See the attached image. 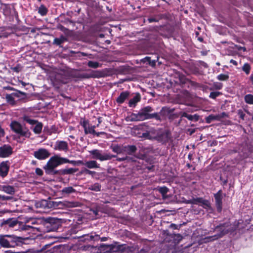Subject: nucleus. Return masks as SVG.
I'll return each instance as SVG.
<instances>
[{
	"mask_svg": "<svg viewBox=\"0 0 253 253\" xmlns=\"http://www.w3.org/2000/svg\"><path fill=\"white\" fill-rule=\"evenodd\" d=\"M174 109H171L166 107H163L159 112L160 116L166 117L173 112Z\"/></svg>",
	"mask_w": 253,
	"mask_h": 253,
	"instance_id": "obj_35",
	"label": "nucleus"
},
{
	"mask_svg": "<svg viewBox=\"0 0 253 253\" xmlns=\"http://www.w3.org/2000/svg\"><path fill=\"white\" fill-rule=\"evenodd\" d=\"M12 199V197L11 196H6L4 195H0V200L4 201H7L10 200Z\"/></svg>",
	"mask_w": 253,
	"mask_h": 253,
	"instance_id": "obj_55",
	"label": "nucleus"
},
{
	"mask_svg": "<svg viewBox=\"0 0 253 253\" xmlns=\"http://www.w3.org/2000/svg\"><path fill=\"white\" fill-rule=\"evenodd\" d=\"M177 76L178 77V81H177V82L182 87L184 86L185 84L189 82L191 83L192 85L197 84L196 83L189 81L184 75L182 74H178Z\"/></svg>",
	"mask_w": 253,
	"mask_h": 253,
	"instance_id": "obj_22",
	"label": "nucleus"
},
{
	"mask_svg": "<svg viewBox=\"0 0 253 253\" xmlns=\"http://www.w3.org/2000/svg\"><path fill=\"white\" fill-rule=\"evenodd\" d=\"M9 166L8 161L2 162L0 164V175L3 177L7 175Z\"/></svg>",
	"mask_w": 253,
	"mask_h": 253,
	"instance_id": "obj_20",
	"label": "nucleus"
},
{
	"mask_svg": "<svg viewBox=\"0 0 253 253\" xmlns=\"http://www.w3.org/2000/svg\"><path fill=\"white\" fill-rule=\"evenodd\" d=\"M154 109L147 106L142 108L137 113H132L131 115V121H142L149 120L150 113L153 112Z\"/></svg>",
	"mask_w": 253,
	"mask_h": 253,
	"instance_id": "obj_5",
	"label": "nucleus"
},
{
	"mask_svg": "<svg viewBox=\"0 0 253 253\" xmlns=\"http://www.w3.org/2000/svg\"><path fill=\"white\" fill-rule=\"evenodd\" d=\"M57 28L59 30L64 32L67 36H70L72 35V31L69 30L68 29L65 28L62 25H59L57 26Z\"/></svg>",
	"mask_w": 253,
	"mask_h": 253,
	"instance_id": "obj_41",
	"label": "nucleus"
},
{
	"mask_svg": "<svg viewBox=\"0 0 253 253\" xmlns=\"http://www.w3.org/2000/svg\"><path fill=\"white\" fill-rule=\"evenodd\" d=\"M101 185L98 183H96L92 185H90L89 187V189L95 192H98L101 191Z\"/></svg>",
	"mask_w": 253,
	"mask_h": 253,
	"instance_id": "obj_45",
	"label": "nucleus"
},
{
	"mask_svg": "<svg viewBox=\"0 0 253 253\" xmlns=\"http://www.w3.org/2000/svg\"><path fill=\"white\" fill-rule=\"evenodd\" d=\"M183 117L186 118L188 120L191 121L197 122L200 119V116L197 114L191 115L185 112L181 113L180 120H182Z\"/></svg>",
	"mask_w": 253,
	"mask_h": 253,
	"instance_id": "obj_24",
	"label": "nucleus"
},
{
	"mask_svg": "<svg viewBox=\"0 0 253 253\" xmlns=\"http://www.w3.org/2000/svg\"><path fill=\"white\" fill-rule=\"evenodd\" d=\"M204 199L203 198H194V204H201L203 201Z\"/></svg>",
	"mask_w": 253,
	"mask_h": 253,
	"instance_id": "obj_59",
	"label": "nucleus"
},
{
	"mask_svg": "<svg viewBox=\"0 0 253 253\" xmlns=\"http://www.w3.org/2000/svg\"><path fill=\"white\" fill-rule=\"evenodd\" d=\"M141 99L139 93H137L132 98L130 99L128 102L129 107H135L137 102H138Z\"/></svg>",
	"mask_w": 253,
	"mask_h": 253,
	"instance_id": "obj_31",
	"label": "nucleus"
},
{
	"mask_svg": "<svg viewBox=\"0 0 253 253\" xmlns=\"http://www.w3.org/2000/svg\"><path fill=\"white\" fill-rule=\"evenodd\" d=\"M245 102L249 104H253V95L249 94L245 96Z\"/></svg>",
	"mask_w": 253,
	"mask_h": 253,
	"instance_id": "obj_47",
	"label": "nucleus"
},
{
	"mask_svg": "<svg viewBox=\"0 0 253 253\" xmlns=\"http://www.w3.org/2000/svg\"><path fill=\"white\" fill-rule=\"evenodd\" d=\"M0 190L10 195H13L15 192L14 187L10 185L0 186Z\"/></svg>",
	"mask_w": 253,
	"mask_h": 253,
	"instance_id": "obj_27",
	"label": "nucleus"
},
{
	"mask_svg": "<svg viewBox=\"0 0 253 253\" xmlns=\"http://www.w3.org/2000/svg\"><path fill=\"white\" fill-rule=\"evenodd\" d=\"M122 150H123V149L122 150L121 147H119V146H115L113 148V151L114 152L117 153V154L121 153L122 152Z\"/></svg>",
	"mask_w": 253,
	"mask_h": 253,
	"instance_id": "obj_56",
	"label": "nucleus"
},
{
	"mask_svg": "<svg viewBox=\"0 0 253 253\" xmlns=\"http://www.w3.org/2000/svg\"><path fill=\"white\" fill-rule=\"evenodd\" d=\"M23 243V238L11 234L0 235V247L4 248H14Z\"/></svg>",
	"mask_w": 253,
	"mask_h": 253,
	"instance_id": "obj_1",
	"label": "nucleus"
},
{
	"mask_svg": "<svg viewBox=\"0 0 253 253\" xmlns=\"http://www.w3.org/2000/svg\"><path fill=\"white\" fill-rule=\"evenodd\" d=\"M165 17V15L164 14H159L157 15H155L153 17H150L148 18L147 20L149 23L152 22H158L160 20L164 18Z\"/></svg>",
	"mask_w": 253,
	"mask_h": 253,
	"instance_id": "obj_36",
	"label": "nucleus"
},
{
	"mask_svg": "<svg viewBox=\"0 0 253 253\" xmlns=\"http://www.w3.org/2000/svg\"><path fill=\"white\" fill-rule=\"evenodd\" d=\"M229 76L226 74H220L217 76V79L219 81H225L229 79Z\"/></svg>",
	"mask_w": 253,
	"mask_h": 253,
	"instance_id": "obj_50",
	"label": "nucleus"
},
{
	"mask_svg": "<svg viewBox=\"0 0 253 253\" xmlns=\"http://www.w3.org/2000/svg\"><path fill=\"white\" fill-rule=\"evenodd\" d=\"M170 138L171 133L168 130L158 131L156 135L154 137L155 139L163 144L168 142Z\"/></svg>",
	"mask_w": 253,
	"mask_h": 253,
	"instance_id": "obj_10",
	"label": "nucleus"
},
{
	"mask_svg": "<svg viewBox=\"0 0 253 253\" xmlns=\"http://www.w3.org/2000/svg\"><path fill=\"white\" fill-rule=\"evenodd\" d=\"M89 153L92 155V158L99 160L101 161L109 160L112 158L116 157L115 155H112L107 153H102V151L98 149H93L89 151Z\"/></svg>",
	"mask_w": 253,
	"mask_h": 253,
	"instance_id": "obj_9",
	"label": "nucleus"
},
{
	"mask_svg": "<svg viewBox=\"0 0 253 253\" xmlns=\"http://www.w3.org/2000/svg\"><path fill=\"white\" fill-rule=\"evenodd\" d=\"M158 59V56L156 57V58L151 59V57L147 56L141 59V62L143 63H147L149 65L154 66L156 65V63Z\"/></svg>",
	"mask_w": 253,
	"mask_h": 253,
	"instance_id": "obj_29",
	"label": "nucleus"
},
{
	"mask_svg": "<svg viewBox=\"0 0 253 253\" xmlns=\"http://www.w3.org/2000/svg\"><path fill=\"white\" fill-rule=\"evenodd\" d=\"M74 75L71 72L61 71L56 74L54 78V85H58L60 84H66L69 83Z\"/></svg>",
	"mask_w": 253,
	"mask_h": 253,
	"instance_id": "obj_7",
	"label": "nucleus"
},
{
	"mask_svg": "<svg viewBox=\"0 0 253 253\" xmlns=\"http://www.w3.org/2000/svg\"><path fill=\"white\" fill-rule=\"evenodd\" d=\"M235 152L239 153L240 159L241 160L247 158L250 154L248 147L243 145L239 146L238 150H235Z\"/></svg>",
	"mask_w": 253,
	"mask_h": 253,
	"instance_id": "obj_13",
	"label": "nucleus"
},
{
	"mask_svg": "<svg viewBox=\"0 0 253 253\" xmlns=\"http://www.w3.org/2000/svg\"><path fill=\"white\" fill-rule=\"evenodd\" d=\"M87 66L91 68L96 69L101 67V64L96 61H89L87 63Z\"/></svg>",
	"mask_w": 253,
	"mask_h": 253,
	"instance_id": "obj_43",
	"label": "nucleus"
},
{
	"mask_svg": "<svg viewBox=\"0 0 253 253\" xmlns=\"http://www.w3.org/2000/svg\"><path fill=\"white\" fill-rule=\"evenodd\" d=\"M221 94L220 92L215 91V92H211L210 94L209 97L211 98L215 99L217 97Z\"/></svg>",
	"mask_w": 253,
	"mask_h": 253,
	"instance_id": "obj_53",
	"label": "nucleus"
},
{
	"mask_svg": "<svg viewBox=\"0 0 253 253\" xmlns=\"http://www.w3.org/2000/svg\"><path fill=\"white\" fill-rule=\"evenodd\" d=\"M65 160L66 162H64V164L66 163H70L73 165V166H78L79 165H83L84 164V163L83 161L81 160H78V161H74V160H69V159L65 158Z\"/></svg>",
	"mask_w": 253,
	"mask_h": 253,
	"instance_id": "obj_42",
	"label": "nucleus"
},
{
	"mask_svg": "<svg viewBox=\"0 0 253 253\" xmlns=\"http://www.w3.org/2000/svg\"><path fill=\"white\" fill-rule=\"evenodd\" d=\"M87 237H88L89 238H87L86 239L89 240H94V241H98L99 240H100L102 242H105L106 241L109 237H103L102 238H100L99 237V235L96 234L95 233H94V235H93L92 233L90 235H87Z\"/></svg>",
	"mask_w": 253,
	"mask_h": 253,
	"instance_id": "obj_30",
	"label": "nucleus"
},
{
	"mask_svg": "<svg viewBox=\"0 0 253 253\" xmlns=\"http://www.w3.org/2000/svg\"><path fill=\"white\" fill-rule=\"evenodd\" d=\"M38 12L42 15L43 16L46 14L47 12V8L43 5H41L38 9Z\"/></svg>",
	"mask_w": 253,
	"mask_h": 253,
	"instance_id": "obj_48",
	"label": "nucleus"
},
{
	"mask_svg": "<svg viewBox=\"0 0 253 253\" xmlns=\"http://www.w3.org/2000/svg\"><path fill=\"white\" fill-rule=\"evenodd\" d=\"M217 211L220 212L222 209V195L221 190H219L214 195Z\"/></svg>",
	"mask_w": 253,
	"mask_h": 253,
	"instance_id": "obj_14",
	"label": "nucleus"
},
{
	"mask_svg": "<svg viewBox=\"0 0 253 253\" xmlns=\"http://www.w3.org/2000/svg\"><path fill=\"white\" fill-rule=\"evenodd\" d=\"M5 99L7 103L11 106H14L17 104L16 101L15 100L14 98L11 94H6L5 95Z\"/></svg>",
	"mask_w": 253,
	"mask_h": 253,
	"instance_id": "obj_37",
	"label": "nucleus"
},
{
	"mask_svg": "<svg viewBox=\"0 0 253 253\" xmlns=\"http://www.w3.org/2000/svg\"><path fill=\"white\" fill-rule=\"evenodd\" d=\"M11 69L13 72L18 73L20 72L22 70V66L20 64H18L16 65V66H15L14 67H11Z\"/></svg>",
	"mask_w": 253,
	"mask_h": 253,
	"instance_id": "obj_52",
	"label": "nucleus"
},
{
	"mask_svg": "<svg viewBox=\"0 0 253 253\" xmlns=\"http://www.w3.org/2000/svg\"><path fill=\"white\" fill-rule=\"evenodd\" d=\"M251 66L249 63H245L242 67V70L245 72L247 75H249L251 70Z\"/></svg>",
	"mask_w": 253,
	"mask_h": 253,
	"instance_id": "obj_49",
	"label": "nucleus"
},
{
	"mask_svg": "<svg viewBox=\"0 0 253 253\" xmlns=\"http://www.w3.org/2000/svg\"><path fill=\"white\" fill-rule=\"evenodd\" d=\"M78 170V169L75 168H69V169H59V171L57 172L58 173V175H64L67 174H72Z\"/></svg>",
	"mask_w": 253,
	"mask_h": 253,
	"instance_id": "obj_26",
	"label": "nucleus"
},
{
	"mask_svg": "<svg viewBox=\"0 0 253 253\" xmlns=\"http://www.w3.org/2000/svg\"><path fill=\"white\" fill-rule=\"evenodd\" d=\"M11 95L14 98H18L19 100H24L27 97V94L25 92L18 90H15V91L11 93Z\"/></svg>",
	"mask_w": 253,
	"mask_h": 253,
	"instance_id": "obj_28",
	"label": "nucleus"
},
{
	"mask_svg": "<svg viewBox=\"0 0 253 253\" xmlns=\"http://www.w3.org/2000/svg\"><path fill=\"white\" fill-rule=\"evenodd\" d=\"M22 119L24 122H26V123H28L30 125H34L37 124L38 122L37 121L32 119L30 117L24 115L22 117Z\"/></svg>",
	"mask_w": 253,
	"mask_h": 253,
	"instance_id": "obj_40",
	"label": "nucleus"
},
{
	"mask_svg": "<svg viewBox=\"0 0 253 253\" xmlns=\"http://www.w3.org/2000/svg\"><path fill=\"white\" fill-rule=\"evenodd\" d=\"M16 218H9L7 219H2L1 221L0 225L1 227L5 228L8 227L11 229H13Z\"/></svg>",
	"mask_w": 253,
	"mask_h": 253,
	"instance_id": "obj_18",
	"label": "nucleus"
},
{
	"mask_svg": "<svg viewBox=\"0 0 253 253\" xmlns=\"http://www.w3.org/2000/svg\"><path fill=\"white\" fill-rule=\"evenodd\" d=\"M44 226L47 228V232L56 231L61 226L60 219L53 217L47 218Z\"/></svg>",
	"mask_w": 253,
	"mask_h": 253,
	"instance_id": "obj_8",
	"label": "nucleus"
},
{
	"mask_svg": "<svg viewBox=\"0 0 253 253\" xmlns=\"http://www.w3.org/2000/svg\"><path fill=\"white\" fill-rule=\"evenodd\" d=\"M56 147L59 150L66 151L68 148L67 143L64 141H57L56 143Z\"/></svg>",
	"mask_w": 253,
	"mask_h": 253,
	"instance_id": "obj_32",
	"label": "nucleus"
},
{
	"mask_svg": "<svg viewBox=\"0 0 253 253\" xmlns=\"http://www.w3.org/2000/svg\"><path fill=\"white\" fill-rule=\"evenodd\" d=\"M238 115H239L240 119L242 120H245V114L244 113L243 111L242 110H239L238 111Z\"/></svg>",
	"mask_w": 253,
	"mask_h": 253,
	"instance_id": "obj_57",
	"label": "nucleus"
},
{
	"mask_svg": "<svg viewBox=\"0 0 253 253\" xmlns=\"http://www.w3.org/2000/svg\"><path fill=\"white\" fill-rule=\"evenodd\" d=\"M35 125L36 126L33 128V131L36 134H40L42 131V123L37 122Z\"/></svg>",
	"mask_w": 253,
	"mask_h": 253,
	"instance_id": "obj_44",
	"label": "nucleus"
},
{
	"mask_svg": "<svg viewBox=\"0 0 253 253\" xmlns=\"http://www.w3.org/2000/svg\"><path fill=\"white\" fill-rule=\"evenodd\" d=\"M81 125L84 128V131H86V129L87 128V126L88 125V121L86 120H84L83 122L81 123Z\"/></svg>",
	"mask_w": 253,
	"mask_h": 253,
	"instance_id": "obj_61",
	"label": "nucleus"
},
{
	"mask_svg": "<svg viewBox=\"0 0 253 253\" xmlns=\"http://www.w3.org/2000/svg\"><path fill=\"white\" fill-rule=\"evenodd\" d=\"M67 41L68 39L65 36L61 35L59 38H55L53 40V43L61 46L60 45L62 43Z\"/></svg>",
	"mask_w": 253,
	"mask_h": 253,
	"instance_id": "obj_34",
	"label": "nucleus"
},
{
	"mask_svg": "<svg viewBox=\"0 0 253 253\" xmlns=\"http://www.w3.org/2000/svg\"><path fill=\"white\" fill-rule=\"evenodd\" d=\"M64 162H66L65 158L54 155L49 159L46 165L43 167V169L47 174L58 175L57 172L59 170H55V169L58 166L64 164Z\"/></svg>",
	"mask_w": 253,
	"mask_h": 253,
	"instance_id": "obj_2",
	"label": "nucleus"
},
{
	"mask_svg": "<svg viewBox=\"0 0 253 253\" xmlns=\"http://www.w3.org/2000/svg\"><path fill=\"white\" fill-rule=\"evenodd\" d=\"M3 253H52V251L50 250H48L46 252H44V251H35L33 249H29L25 251H20V252H15L12 250H7L3 252Z\"/></svg>",
	"mask_w": 253,
	"mask_h": 253,
	"instance_id": "obj_21",
	"label": "nucleus"
},
{
	"mask_svg": "<svg viewBox=\"0 0 253 253\" xmlns=\"http://www.w3.org/2000/svg\"><path fill=\"white\" fill-rule=\"evenodd\" d=\"M158 191L162 194L163 199H165L168 198L166 194L169 192V189L167 187H160L159 188Z\"/></svg>",
	"mask_w": 253,
	"mask_h": 253,
	"instance_id": "obj_38",
	"label": "nucleus"
},
{
	"mask_svg": "<svg viewBox=\"0 0 253 253\" xmlns=\"http://www.w3.org/2000/svg\"><path fill=\"white\" fill-rule=\"evenodd\" d=\"M141 137H145V138H148L149 139H151L149 132H146L143 133Z\"/></svg>",
	"mask_w": 253,
	"mask_h": 253,
	"instance_id": "obj_63",
	"label": "nucleus"
},
{
	"mask_svg": "<svg viewBox=\"0 0 253 253\" xmlns=\"http://www.w3.org/2000/svg\"><path fill=\"white\" fill-rule=\"evenodd\" d=\"M95 127V126H91L90 127H89V126L87 127V128L86 129V131H84L85 133V134L90 133V134H94L95 133H96V131L94 130Z\"/></svg>",
	"mask_w": 253,
	"mask_h": 253,
	"instance_id": "obj_51",
	"label": "nucleus"
},
{
	"mask_svg": "<svg viewBox=\"0 0 253 253\" xmlns=\"http://www.w3.org/2000/svg\"><path fill=\"white\" fill-rule=\"evenodd\" d=\"M33 155L38 160H44L50 156V153L45 149L40 148L34 152Z\"/></svg>",
	"mask_w": 253,
	"mask_h": 253,
	"instance_id": "obj_11",
	"label": "nucleus"
},
{
	"mask_svg": "<svg viewBox=\"0 0 253 253\" xmlns=\"http://www.w3.org/2000/svg\"><path fill=\"white\" fill-rule=\"evenodd\" d=\"M83 165H84L88 169H96L99 168V166L97 164V162L94 160L88 161L84 163V164Z\"/></svg>",
	"mask_w": 253,
	"mask_h": 253,
	"instance_id": "obj_33",
	"label": "nucleus"
},
{
	"mask_svg": "<svg viewBox=\"0 0 253 253\" xmlns=\"http://www.w3.org/2000/svg\"><path fill=\"white\" fill-rule=\"evenodd\" d=\"M182 238H183L182 236L180 234H175L174 235V239L175 240H176L178 242H179L180 241H181Z\"/></svg>",
	"mask_w": 253,
	"mask_h": 253,
	"instance_id": "obj_60",
	"label": "nucleus"
},
{
	"mask_svg": "<svg viewBox=\"0 0 253 253\" xmlns=\"http://www.w3.org/2000/svg\"><path fill=\"white\" fill-rule=\"evenodd\" d=\"M220 120V116L219 115H210L207 117L206 118V122L207 123L210 124L212 121L214 120Z\"/></svg>",
	"mask_w": 253,
	"mask_h": 253,
	"instance_id": "obj_39",
	"label": "nucleus"
},
{
	"mask_svg": "<svg viewBox=\"0 0 253 253\" xmlns=\"http://www.w3.org/2000/svg\"><path fill=\"white\" fill-rule=\"evenodd\" d=\"M77 191L72 186L65 187L59 191L60 195L63 198H67L76 193Z\"/></svg>",
	"mask_w": 253,
	"mask_h": 253,
	"instance_id": "obj_15",
	"label": "nucleus"
},
{
	"mask_svg": "<svg viewBox=\"0 0 253 253\" xmlns=\"http://www.w3.org/2000/svg\"><path fill=\"white\" fill-rule=\"evenodd\" d=\"M236 229V226L230 224L229 223H225L220 224L215 227V230L219 233L213 236H209L206 238L210 241L216 240L229 232H234Z\"/></svg>",
	"mask_w": 253,
	"mask_h": 253,
	"instance_id": "obj_3",
	"label": "nucleus"
},
{
	"mask_svg": "<svg viewBox=\"0 0 253 253\" xmlns=\"http://www.w3.org/2000/svg\"><path fill=\"white\" fill-rule=\"evenodd\" d=\"M32 227L25 224L23 222L20 221L16 219L15 224L13 230L15 231H29Z\"/></svg>",
	"mask_w": 253,
	"mask_h": 253,
	"instance_id": "obj_16",
	"label": "nucleus"
},
{
	"mask_svg": "<svg viewBox=\"0 0 253 253\" xmlns=\"http://www.w3.org/2000/svg\"><path fill=\"white\" fill-rule=\"evenodd\" d=\"M180 225H177L174 223H172L169 225V228H172L173 229H178Z\"/></svg>",
	"mask_w": 253,
	"mask_h": 253,
	"instance_id": "obj_64",
	"label": "nucleus"
},
{
	"mask_svg": "<svg viewBox=\"0 0 253 253\" xmlns=\"http://www.w3.org/2000/svg\"><path fill=\"white\" fill-rule=\"evenodd\" d=\"M10 126L11 130L20 136L29 138L31 134L28 128L17 122H12Z\"/></svg>",
	"mask_w": 253,
	"mask_h": 253,
	"instance_id": "obj_6",
	"label": "nucleus"
},
{
	"mask_svg": "<svg viewBox=\"0 0 253 253\" xmlns=\"http://www.w3.org/2000/svg\"><path fill=\"white\" fill-rule=\"evenodd\" d=\"M155 119L157 121H162V118H161V117L160 115L159 112V113H157V112L152 113V112H151L150 113V115L149 116V119Z\"/></svg>",
	"mask_w": 253,
	"mask_h": 253,
	"instance_id": "obj_46",
	"label": "nucleus"
},
{
	"mask_svg": "<svg viewBox=\"0 0 253 253\" xmlns=\"http://www.w3.org/2000/svg\"><path fill=\"white\" fill-rule=\"evenodd\" d=\"M123 150L128 155H133L137 151V147L133 145H127L123 147Z\"/></svg>",
	"mask_w": 253,
	"mask_h": 253,
	"instance_id": "obj_25",
	"label": "nucleus"
},
{
	"mask_svg": "<svg viewBox=\"0 0 253 253\" xmlns=\"http://www.w3.org/2000/svg\"><path fill=\"white\" fill-rule=\"evenodd\" d=\"M13 153V148L7 144L0 147V157L6 158L10 156Z\"/></svg>",
	"mask_w": 253,
	"mask_h": 253,
	"instance_id": "obj_12",
	"label": "nucleus"
},
{
	"mask_svg": "<svg viewBox=\"0 0 253 253\" xmlns=\"http://www.w3.org/2000/svg\"><path fill=\"white\" fill-rule=\"evenodd\" d=\"M213 86L216 89H220L222 87V84L220 83L215 82L213 83Z\"/></svg>",
	"mask_w": 253,
	"mask_h": 253,
	"instance_id": "obj_58",
	"label": "nucleus"
},
{
	"mask_svg": "<svg viewBox=\"0 0 253 253\" xmlns=\"http://www.w3.org/2000/svg\"><path fill=\"white\" fill-rule=\"evenodd\" d=\"M101 246L105 247V250H106L107 252L114 253L123 251V245H117V243L111 245L103 244Z\"/></svg>",
	"mask_w": 253,
	"mask_h": 253,
	"instance_id": "obj_17",
	"label": "nucleus"
},
{
	"mask_svg": "<svg viewBox=\"0 0 253 253\" xmlns=\"http://www.w3.org/2000/svg\"><path fill=\"white\" fill-rule=\"evenodd\" d=\"M35 172L39 176H42L43 173L42 169L38 168L36 169Z\"/></svg>",
	"mask_w": 253,
	"mask_h": 253,
	"instance_id": "obj_62",
	"label": "nucleus"
},
{
	"mask_svg": "<svg viewBox=\"0 0 253 253\" xmlns=\"http://www.w3.org/2000/svg\"><path fill=\"white\" fill-rule=\"evenodd\" d=\"M77 78L88 79L91 78H100L102 77V73L99 71H92L90 74H83L76 76Z\"/></svg>",
	"mask_w": 253,
	"mask_h": 253,
	"instance_id": "obj_19",
	"label": "nucleus"
},
{
	"mask_svg": "<svg viewBox=\"0 0 253 253\" xmlns=\"http://www.w3.org/2000/svg\"><path fill=\"white\" fill-rule=\"evenodd\" d=\"M201 206H202L204 208H207L210 207V204L208 200L204 199L201 204Z\"/></svg>",
	"mask_w": 253,
	"mask_h": 253,
	"instance_id": "obj_54",
	"label": "nucleus"
},
{
	"mask_svg": "<svg viewBox=\"0 0 253 253\" xmlns=\"http://www.w3.org/2000/svg\"><path fill=\"white\" fill-rule=\"evenodd\" d=\"M66 204L61 201H53L50 199L48 200H42L36 203L37 208L46 210L50 209H63Z\"/></svg>",
	"mask_w": 253,
	"mask_h": 253,
	"instance_id": "obj_4",
	"label": "nucleus"
},
{
	"mask_svg": "<svg viewBox=\"0 0 253 253\" xmlns=\"http://www.w3.org/2000/svg\"><path fill=\"white\" fill-rule=\"evenodd\" d=\"M129 94L128 91L122 92L116 100L117 103L119 104L123 103L128 98Z\"/></svg>",
	"mask_w": 253,
	"mask_h": 253,
	"instance_id": "obj_23",
	"label": "nucleus"
}]
</instances>
